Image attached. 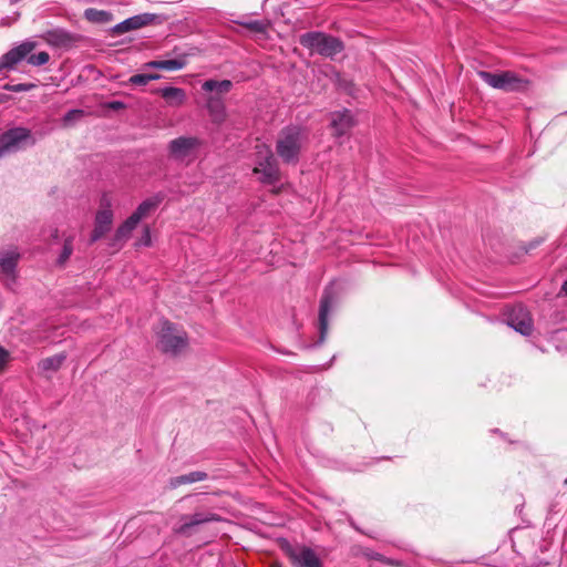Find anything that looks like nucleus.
<instances>
[{"label":"nucleus","instance_id":"nucleus-32","mask_svg":"<svg viewBox=\"0 0 567 567\" xmlns=\"http://www.w3.org/2000/svg\"><path fill=\"white\" fill-rule=\"evenodd\" d=\"M132 30H134V28H133V24H132V22H131V19H130V18H127V19H125L124 21H122V22H120V23L115 24V25L112 28V32H113L114 34H123V33L128 32V31H132Z\"/></svg>","mask_w":567,"mask_h":567},{"label":"nucleus","instance_id":"nucleus-33","mask_svg":"<svg viewBox=\"0 0 567 567\" xmlns=\"http://www.w3.org/2000/svg\"><path fill=\"white\" fill-rule=\"evenodd\" d=\"M84 115L83 110L73 109L68 111L63 116V123L64 125H70L72 122L81 118Z\"/></svg>","mask_w":567,"mask_h":567},{"label":"nucleus","instance_id":"nucleus-14","mask_svg":"<svg viewBox=\"0 0 567 567\" xmlns=\"http://www.w3.org/2000/svg\"><path fill=\"white\" fill-rule=\"evenodd\" d=\"M19 259L20 252L17 248L0 251V272L7 282H16Z\"/></svg>","mask_w":567,"mask_h":567},{"label":"nucleus","instance_id":"nucleus-29","mask_svg":"<svg viewBox=\"0 0 567 567\" xmlns=\"http://www.w3.org/2000/svg\"><path fill=\"white\" fill-rule=\"evenodd\" d=\"M186 55L172 60H161V70L177 71L186 65Z\"/></svg>","mask_w":567,"mask_h":567},{"label":"nucleus","instance_id":"nucleus-25","mask_svg":"<svg viewBox=\"0 0 567 567\" xmlns=\"http://www.w3.org/2000/svg\"><path fill=\"white\" fill-rule=\"evenodd\" d=\"M203 90L207 92L217 91L219 93H228L233 87V83L229 80L216 81L208 80L203 83Z\"/></svg>","mask_w":567,"mask_h":567},{"label":"nucleus","instance_id":"nucleus-31","mask_svg":"<svg viewBox=\"0 0 567 567\" xmlns=\"http://www.w3.org/2000/svg\"><path fill=\"white\" fill-rule=\"evenodd\" d=\"M37 85L34 83L4 84L3 90L10 92H29Z\"/></svg>","mask_w":567,"mask_h":567},{"label":"nucleus","instance_id":"nucleus-8","mask_svg":"<svg viewBox=\"0 0 567 567\" xmlns=\"http://www.w3.org/2000/svg\"><path fill=\"white\" fill-rule=\"evenodd\" d=\"M254 174L258 175L260 183L265 185H275L280 181L278 162L270 148H266L265 156L258 158Z\"/></svg>","mask_w":567,"mask_h":567},{"label":"nucleus","instance_id":"nucleus-35","mask_svg":"<svg viewBox=\"0 0 567 567\" xmlns=\"http://www.w3.org/2000/svg\"><path fill=\"white\" fill-rule=\"evenodd\" d=\"M542 243H543L542 238H535L532 241H529L528 244H526L525 246H523V250L525 254H528L533 249L537 248Z\"/></svg>","mask_w":567,"mask_h":567},{"label":"nucleus","instance_id":"nucleus-30","mask_svg":"<svg viewBox=\"0 0 567 567\" xmlns=\"http://www.w3.org/2000/svg\"><path fill=\"white\" fill-rule=\"evenodd\" d=\"M69 34L62 30H53L47 32V41L54 45H63L68 42Z\"/></svg>","mask_w":567,"mask_h":567},{"label":"nucleus","instance_id":"nucleus-6","mask_svg":"<svg viewBox=\"0 0 567 567\" xmlns=\"http://www.w3.org/2000/svg\"><path fill=\"white\" fill-rule=\"evenodd\" d=\"M179 524L174 527V533L183 537L193 536L197 527L208 523L224 522V518L213 509L198 507L193 514L181 516Z\"/></svg>","mask_w":567,"mask_h":567},{"label":"nucleus","instance_id":"nucleus-11","mask_svg":"<svg viewBox=\"0 0 567 567\" xmlns=\"http://www.w3.org/2000/svg\"><path fill=\"white\" fill-rule=\"evenodd\" d=\"M507 324L523 336H530L533 332V319L523 306L514 307L507 315Z\"/></svg>","mask_w":567,"mask_h":567},{"label":"nucleus","instance_id":"nucleus-40","mask_svg":"<svg viewBox=\"0 0 567 567\" xmlns=\"http://www.w3.org/2000/svg\"><path fill=\"white\" fill-rule=\"evenodd\" d=\"M301 4L308 8L317 7L319 6L318 0H300Z\"/></svg>","mask_w":567,"mask_h":567},{"label":"nucleus","instance_id":"nucleus-41","mask_svg":"<svg viewBox=\"0 0 567 567\" xmlns=\"http://www.w3.org/2000/svg\"><path fill=\"white\" fill-rule=\"evenodd\" d=\"M561 290L567 295V280L563 284Z\"/></svg>","mask_w":567,"mask_h":567},{"label":"nucleus","instance_id":"nucleus-22","mask_svg":"<svg viewBox=\"0 0 567 567\" xmlns=\"http://www.w3.org/2000/svg\"><path fill=\"white\" fill-rule=\"evenodd\" d=\"M83 17L92 23L105 24L113 20V14L106 10H99L95 8H87L84 10Z\"/></svg>","mask_w":567,"mask_h":567},{"label":"nucleus","instance_id":"nucleus-19","mask_svg":"<svg viewBox=\"0 0 567 567\" xmlns=\"http://www.w3.org/2000/svg\"><path fill=\"white\" fill-rule=\"evenodd\" d=\"M207 110L212 122L215 124H220L226 118V107L224 101L218 96H209L207 99Z\"/></svg>","mask_w":567,"mask_h":567},{"label":"nucleus","instance_id":"nucleus-34","mask_svg":"<svg viewBox=\"0 0 567 567\" xmlns=\"http://www.w3.org/2000/svg\"><path fill=\"white\" fill-rule=\"evenodd\" d=\"M151 244H152L151 229H150L148 226H144L142 236L140 237V239L136 243V245L148 247V246H151Z\"/></svg>","mask_w":567,"mask_h":567},{"label":"nucleus","instance_id":"nucleus-23","mask_svg":"<svg viewBox=\"0 0 567 567\" xmlns=\"http://www.w3.org/2000/svg\"><path fill=\"white\" fill-rule=\"evenodd\" d=\"M130 19H131L134 30L141 29V28L150 25V24H158V23H162V21H163L161 16L155 14V13H148V12L130 17Z\"/></svg>","mask_w":567,"mask_h":567},{"label":"nucleus","instance_id":"nucleus-26","mask_svg":"<svg viewBox=\"0 0 567 567\" xmlns=\"http://www.w3.org/2000/svg\"><path fill=\"white\" fill-rule=\"evenodd\" d=\"M73 240H74L73 236H69L64 239L62 250L56 259V265L59 267H63L66 264V261L69 260L70 256L72 255Z\"/></svg>","mask_w":567,"mask_h":567},{"label":"nucleus","instance_id":"nucleus-27","mask_svg":"<svg viewBox=\"0 0 567 567\" xmlns=\"http://www.w3.org/2000/svg\"><path fill=\"white\" fill-rule=\"evenodd\" d=\"M235 23H237L250 31H254L256 33H266L268 30V25H269V23L267 21H261V20H251V21L237 20V21H235Z\"/></svg>","mask_w":567,"mask_h":567},{"label":"nucleus","instance_id":"nucleus-36","mask_svg":"<svg viewBox=\"0 0 567 567\" xmlns=\"http://www.w3.org/2000/svg\"><path fill=\"white\" fill-rule=\"evenodd\" d=\"M10 358V353L0 346V370L6 365Z\"/></svg>","mask_w":567,"mask_h":567},{"label":"nucleus","instance_id":"nucleus-44","mask_svg":"<svg viewBox=\"0 0 567 567\" xmlns=\"http://www.w3.org/2000/svg\"><path fill=\"white\" fill-rule=\"evenodd\" d=\"M268 1H269V0H264V4H265L266 2H268Z\"/></svg>","mask_w":567,"mask_h":567},{"label":"nucleus","instance_id":"nucleus-1","mask_svg":"<svg viewBox=\"0 0 567 567\" xmlns=\"http://www.w3.org/2000/svg\"><path fill=\"white\" fill-rule=\"evenodd\" d=\"M37 43L31 40H25L20 44L10 49L7 53L0 56V73L3 70H13L18 63L27 59V62L33 66H41L49 62L50 55L45 51L35 54L31 52L35 49Z\"/></svg>","mask_w":567,"mask_h":567},{"label":"nucleus","instance_id":"nucleus-39","mask_svg":"<svg viewBox=\"0 0 567 567\" xmlns=\"http://www.w3.org/2000/svg\"><path fill=\"white\" fill-rule=\"evenodd\" d=\"M107 106L112 110H122L125 107V104L122 101H111Z\"/></svg>","mask_w":567,"mask_h":567},{"label":"nucleus","instance_id":"nucleus-42","mask_svg":"<svg viewBox=\"0 0 567 567\" xmlns=\"http://www.w3.org/2000/svg\"><path fill=\"white\" fill-rule=\"evenodd\" d=\"M19 1H20V0H10V3H11V4H16V3H18Z\"/></svg>","mask_w":567,"mask_h":567},{"label":"nucleus","instance_id":"nucleus-12","mask_svg":"<svg viewBox=\"0 0 567 567\" xmlns=\"http://www.w3.org/2000/svg\"><path fill=\"white\" fill-rule=\"evenodd\" d=\"M202 145V141L195 136H179L168 144V153L176 159H184Z\"/></svg>","mask_w":567,"mask_h":567},{"label":"nucleus","instance_id":"nucleus-9","mask_svg":"<svg viewBox=\"0 0 567 567\" xmlns=\"http://www.w3.org/2000/svg\"><path fill=\"white\" fill-rule=\"evenodd\" d=\"M101 205L104 208L96 212L94 219V228L91 233L89 245H92L105 236L112 228L113 224V212L107 197L104 195L101 199Z\"/></svg>","mask_w":567,"mask_h":567},{"label":"nucleus","instance_id":"nucleus-37","mask_svg":"<svg viewBox=\"0 0 567 567\" xmlns=\"http://www.w3.org/2000/svg\"><path fill=\"white\" fill-rule=\"evenodd\" d=\"M371 557L373 559H375V560L383 561V563H386V564H390V565H398V563L393 561L392 559H386V558H384L383 555L378 554V553L372 555Z\"/></svg>","mask_w":567,"mask_h":567},{"label":"nucleus","instance_id":"nucleus-17","mask_svg":"<svg viewBox=\"0 0 567 567\" xmlns=\"http://www.w3.org/2000/svg\"><path fill=\"white\" fill-rule=\"evenodd\" d=\"M296 567H322L320 558L309 547H303L299 553L292 555Z\"/></svg>","mask_w":567,"mask_h":567},{"label":"nucleus","instance_id":"nucleus-10","mask_svg":"<svg viewBox=\"0 0 567 567\" xmlns=\"http://www.w3.org/2000/svg\"><path fill=\"white\" fill-rule=\"evenodd\" d=\"M336 302H337V297H336L332 288L327 287L323 290V293L320 299V305H319V318H318V320H319L318 343L319 344L323 343L326 340V337L328 333V327H329L328 317H329V313L331 312L332 308L334 307Z\"/></svg>","mask_w":567,"mask_h":567},{"label":"nucleus","instance_id":"nucleus-2","mask_svg":"<svg viewBox=\"0 0 567 567\" xmlns=\"http://www.w3.org/2000/svg\"><path fill=\"white\" fill-rule=\"evenodd\" d=\"M303 133L299 126H287L280 131L276 143L278 156L286 164H297L301 151Z\"/></svg>","mask_w":567,"mask_h":567},{"label":"nucleus","instance_id":"nucleus-15","mask_svg":"<svg viewBox=\"0 0 567 567\" xmlns=\"http://www.w3.org/2000/svg\"><path fill=\"white\" fill-rule=\"evenodd\" d=\"M138 223L140 221L133 215L126 218L116 229L111 239L110 246L115 250L121 249L123 243L131 237L132 231L136 228Z\"/></svg>","mask_w":567,"mask_h":567},{"label":"nucleus","instance_id":"nucleus-28","mask_svg":"<svg viewBox=\"0 0 567 567\" xmlns=\"http://www.w3.org/2000/svg\"><path fill=\"white\" fill-rule=\"evenodd\" d=\"M162 78L158 73H138L128 79L131 85H146L151 81H156Z\"/></svg>","mask_w":567,"mask_h":567},{"label":"nucleus","instance_id":"nucleus-24","mask_svg":"<svg viewBox=\"0 0 567 567\" xmlns=\"http://www.w3.org/2000/svg\"><path fill=\"white\" fill-rule=\"evenodd\" d=\"M66 355L64 353H58L52 357L42 359L38 367L41 371H58L63 362L65 361Z\"/></svg>","mask_w":567,"mask_h":567},{"label":"nucleus","instance_id":"nucleus-21","mask_svg":"<svg viewBox=\"0 0 567 567\" xmlns=\"http://www.w3.org/2000/svg\"><path fill=\"white\" fill-rule=\"evenodd\" d=\"M208 478V474L204 471H194L187 474H183L179 476H174L169 480V486L172 488H176L184 484H193L196 482H202Z\"/></svg>","mask_w":567,"mask_h":567},{"label":"nucleus","instance_id":"nucleus-5","mask_svg":"<svg viewBox=\"0 0 567 567\" xmlns=\"http://www.w3.org/2000/svg\"><path fill=\"white\" fill-rule=\"evenodd\" d=\"M477 75L491 87L504 92H522L526 90L528 84L527 80L520 78L517 73L513 71H478Z\"/></svg>","mask_w":567,"mask_h":567},{"label":"nucleus","instance_id":"nucleus-20","mask_svg":"<svg viewBox=\"0 0 567 567\" xmlns=\"http://www.w3.org/2000/svg\"><path fill=\"white\" fill-rule=\"evenodd\" d=\"M164 195L162 193L155 194L153 197H150L143 200L137 208L132 213V215L141 221L142 218L147 216L152 210L156 209L158 205L163 202Z\"/></svg>","mask_w":567,"mask_h":567},{"label":"nucleus","instance_id":"nucleus-7","mask_svg":"<svg viewBox=\"0 0 567 567\" xmlns=\"http://www.w3.org/2000/svg\"><path fill=\"white\" fill-rule=\"evenodd\" d=\"M35 138L31 131L25 127H13L0 135V156L17 152L25 145H34Z\"/></svg>","mask_w":567,"mask_h":567},{"label":"nucleus","instance_id":"nucleus-4","mask_svg":"<svg viewBox=\"0 0 567 567\" xmlns=\"http://www.w3.org/2000/svg\"><path fill=\"white\" fill-rule=\"evenodd\" d=\"M156 334L157 348L167 354L176 355L188 344L187 333L168 320L161 322V328Z\"/></svg>","mask_w":567,"mask_h":567},{"label":"nucleus","instance_id":"nucleus-13","mask_svg":"<svg viewBox=\"0 0 567 567\" xmlns=\"http://www.w3.org/2000/svg\"><path fill=\"white\" fill-rule=\"evenodd\" d=\"M330 116V125L333 130V135L337 137L348 134L357 124L354 115L348 109L332 112Z\"/></svg>","mask_w":567,"mask_h":567},{"label":"nucleus","instance_id":"nucleus-3","mask_svg":"<svg viewBox=\"0 0 567 567\" xmlns=\"http://www.w3.org/2000/svg\"><path fill=\"white\" fill-rule=\"evenodd\" d=\"M300 44L316 53L333 58L344 50L343 42L333 35L319 31H310L300 35Z\"/></svg>","mask_w":567,"mask_h":567},{"label":"nucleus","instance_id":"nucleus-16","mask_svg":"<svg viewBox=\"0 0 567 567\" xmlns=\"http://www.w3.org/2000/svg\"><path fill=\"white\" fill-rule=\"evenodd\" d=\"M152 93L159 94L173 107H178L186 101V92L181 87L164 86L152 91Z\"/></svg>","mask_w":567,"mask_h":567},{"label":"nucleus","instance_id":"nucleus-18","mask_svg":"<svg viewBox=\"0 0 567 567\" xmlns=\"http://www.w3.org/2000/svg\"><path fill=\"white\" fill-rule=\"evenodd\" d=\"M326 78H328L338 90L344 91L349 94L352 93L353 83L347 79L343 74L336 70L334 66L329 65L323 71Z\"/></svg>","mask_w":567,"mask_h":567},{"label":"nucleus","instance_id":"nucleus-43","mask_svg":"<svg viewBox=\"0 0 567 567\" xmlns=\"http://www.w3.org/2000/svg\"><path fill=\"white\" fill-rule=\"evenodd\" d=\"M53 237H54V238H56V237H58V230H54Z\"/></svg>","mask_w":567,"mask_h":567},{"label":"nucleus","instance_id":"nucleus-38","mask_svg":"<svg viewBox=\"0 0 567 567\" xmlns=\"http://www.w3.org/2000/svg\"><path fill=\"white\" fill-rule=\"evenodd\" d=\"M143 69H159L161 70V60H154V61L146 62L143 65Z\"/></svg>","mask_w":567,"mask_h":567}]
</instances>
